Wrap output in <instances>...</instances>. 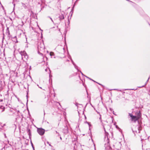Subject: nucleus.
<instances>
[{"label": "nucleus", "mask_w": 150, "mask_h": 150, "mask_svg": "<svg viewBox=\"0 0 150 150\" xmlns=\"http://www.w3.org/2000/svg\"><path fill=\"white\" fill-rule=\"evenodd\" d=\"M104 128L105 132V139H106V138H107V143L106 144H105V149L106 150H112V149L111 147L110 146V144L109 143V141L108 138V132H107L106 131L105 128L104 127Z\"/></svg>", "instance_id": "1"}, {"label": "nucleus", "mask_w": 150, "mask_h": 150, "mask_svg": "<svg viewBox=\"0 0 150 150\" xmlns=\"http://www.w3.org/2000/svg\"><path fill=\"white\" fill-rule=\"evenodd\" d=\"M43 41L42 40V42L39 43L38 44V53L39 54H42V53L40 52H43L44 51L45 46Z\"/></svg>", "instance_id": "2"}, {"label": "nucleus", "mask_w": 150, "mask_h": 150, "mask_svg": "<svg viewBox=\"0 0 150 150\" xmlns=\"http://www.w3.org/2000/svg\"><path fill=\"white\" fill-rule=\"evenodd\" d=\"M142 127L140 125H137L135 127V130H134L133 129H132L133 132L134 134V135H135V132L137 133H140V131L142 130Z\"/></svg>", "instance_id": "3"}, {"label": "nucleus", "mask_w": 150, "mask_h": 150, "mask_svg": "<svg viewBox=\"0 0 150 150\" xmlns=\"http://www.w3.org/2000/svg\"><path fill=\"white\" fill-rule=\"evenodd\" d=\"M129 116L131 117V120L132 121H134V122H135L137 120H138V123H139V121L138 119L137 116L133 115L132 114L129 113Z\"/></svg>", "instance_id": "4"}, {"label": "nucleus", "mask_w": 150, "mask_h": 150, "mask_svg": "<svg viewBox=\"0 0 150 150\" xmlns=\"http://www.w3.org/2000/svg\"><path fill=\"white\" fill-rule=\"evenodd\" d=\"M37 131L38 133L41 136L43 135L45 132V130L41 128H37Z\"/></svg>", "instance_id": "5"}, {"label": "nucleus", "mask_w": 150, "mask_h": 150, "mask_svg": "<svg viewBox=\"0 0 150 150\" xmlns=\"http://www.w3.org/2000/svg\"><path fill=\"white\" fill-rule=\"evenodd\" d=\"M63 132L65 134H67L68 132V128L67 126H65L62 130Z\"/></svg>", "instance_id": "6"}, {"label": "nucleus", "mask_w": 150, "mask_h": 150, "mask_svg": "<svg viewBox=\"0 0 150 150\" xmlns=\"http://www.w3.org/2000/svg\"><path fill=\"white\" fill-rule=\"evenodd\" d=\"M70 59L71 60V61L73 65H74L75 68L78 71H79V69H78V67L74 63V62L73 61L72 59V58H71V57H70Z\"/></svg>", "instance_id": "7"}, {"label": "nucleus", "mask_w": 150, "mask_h": 150, "mask_svg": "<svg viewBox=\"0 0 150 150\" xmlns=\"http://www.w3.org/2000/svg\"><path fill=\"white\" fill-rule=\"evenodd\" d=\"M27 132L28 133V134L29 135V138L30 139H31V132L30 130V129L28 128L27 129Z\"/></svg>", "instance_id": "8"}, {"label": "nucleus", "mask_w": 150, "mask_h": 150, "mask_svg": "<svg viewBox=\"0 0 150 150\" xmlns=\"http://www.w3.org/2000/svg\"><path fill=\"white\" fill-rule=\"evenodd\" d=\"M20 54L22 56V59H23V57L27 54L26 53L25 51H23V52H21L20 53Z\"/></svg>", "instance_id": "9"}, {"label": "nucleus", "mask_w": 150, "mask_h": 150, "mask_svg": "<svg viewBox=\"0 0 150 150\" xmlns=\"http://www.w3.org/2000/svg\"><path fill=\"white\" fill-rule=\"evenodd\" d=\"M137 117L139 119L141 117V113L140 111H139L138 112H137Z\"/></svg>", "instance_id": "10"}, {"label": "nucleus", "mask_w": 150, "mask_h": 150, "mask_svg": "<svg viewBox=\"0 0 150 150\" xmlns=\"http://www.w3.org/2000/svg\"><path fill=\"white\" fill-rule=\"evenodd\" d=\"M28 57L27 54H26L24 57L23 59L25 61H26L27 60Z\"/></svg>", "instance_id": "11"}, {"label": "nucleus", "mask_w": 150, "mask_h": 150, "mask_svg": "<svg viewBox=\"0 0 150 150\" xmlns=\"http://www.w3.org/2000/svg\"><path fill=\"white\" fill-rule=\"evenodd\" d=\"M59 18L60 20L61 21L62 20L64 19V15L62 14H61V15H60L59 17Z\"/></svg>", "instance_id": "12"}, {"label": "nucleus", "mask_w": 150, "mask_h": 150, "mask_svg": "<svg viewBox=\"0 0 150 150\" xmlns=\"http://www.w3.org/2000/svg\"><path fill=\"white\" fill-rule=\"evenodd\" d=\"M6 34L8 35V37H9V35H10V32L9 30V28L7 27L6 30Z\"/></svg>", "instance_id": "13"}, {"label": "nucleus", "mask_w": 150, "mask_h": 150, "mask_svg": "<svg viewBox=\"0 0 150 150\" xmlns=\"http://www.w3.org/2000/svg\"><path fill=\"white\" fill-rule=\"evenodd\" d=\"M10 111L11 112H12V113L13 114H16V109H11Z\"/></svg>", "instance_id": "14"}, {"label": "nucleus", "mask_w": 150, "mask_h": 150, "mask_svg": "<svg viewBox=\"0 0 150 150\" xmlns=\"http://www.w3.org/2000/svg\"><path fill=\"white\" fill-rule=\"evenodd\" d=\"M5 107L2 105H1L0 106V110H1L2 112L4 111L5 110Z\"/></svg>", "instance_id": "15"}, {"label": "nucleus", "mask_w": 150, "mask_h": 150, "mask_svg": "<svg viewBox=\"0 0 150 150\" xmlns=\"http://www.w3.org/2000/svg\"><path fill=\"white\" fill-rule=\"evenodd\" d=\"M78 0H76L74 2V4L73 5V6L72 8V10H73V9L74 8L76 3L78 2Z\"/></svg>", "instance_id": "16"}, {"label": "nucleus", "mask_w": 150, "mask_h": 150, "mask_svg": "<svg viewBox=\"0 0 150 150\" xmlns=\"http://www.w3.org/2000/svg\"><path fill=\"white\" fill-rule=\"evenodd\" d=\"M86 76V77H87V78H88V79H90V80H92V81H94V82H96V83H98V84H99V85H101V86H103L101 84H100V83H97V82H96V81H94V80H93L92 79H91V78H89V77H88L86 76Z\"/></svg>", "instance_id": "17"}, {"label": "nucleus", "mask_w": 150, "mask_h": 150, "mask_svg": "<svg viewBox=\"0 0 150 150\" xmlns=\"http://www.w3.org/2000/svg\"><path fill=\"white\" fill-rule=\"evenodd\" d=\"M60 49L61 50V51H64V47H62L60 46Z\"/></svg>", "instance_id": "18"}, {"label": "nucleus", "mask_w": 150, "mask_h": 150, "mask_svg": "<svg viewBox=\"0 0 150 150\" xmlns=\"http://www.w3.org/2000/svg\"><path fill=\"white\" fill-rule=\"evenodd\" d=\"M149 79H150V77H149V78H148V80H147V81H146L145 83V84L144 85L145 86L147 84V83H148V81H149Z\"/></svg>", "instance_id": "19"}, {"label": "nucleus", "mask_w": 150, "mask_h": 150, "mask_svg": "<svg viewBox=\"0 0 150 150\" xmlns=\"http://www.w3.org/2000/svg\"><path fill=\"white\" fill-rule=\"evenodd\" d=\"M30 142H31V146H32V147L33 149H34V146L33 145V143L31 141Z\"/></svg>", "instance_id": "20"}, {"label": "nucleus", "mask_w": 150, "mask_h": 150, "mask_svg": "<svg viewBox=\"0 0 150 150\" xmlns=\"http://www.w3.org/2000/svg\"><path fill=\"white\" fill-rule=\"evenodd\" d=\"M54 54L53 52H51L50 53V55L51 56L53 55Z\"/></svg>", "instance_id": "21"}, {"label": "nucleus", "mask_w": 150, "mask_h": 150, "mask_svg": "<svg viewBox=\"0 0 150 150\" xmlns=\"http://www.w3.org/2000/svg\"><path fill=\"white\" fill-rule=\"evenodd\" d=\"M19 112V110H16V115H18V113Z\"/></svg>", "instance_id": "22"}, {"label": "nucleus", "mask_w": 150, "mask_h": 150, "mask_svg": "<svg viewBox=\"0 0 150 150\" xmlns=\"http://www.w3.org/2000/svg\"><path fill=\"white\" fill-rule=\"evenodd\" d=\"M28 91H27V95H28ZM26 97H27V98H28V95H27V96H26ZM28 100H27V103H26V104H27V103H28Z\"/></svg>", "instance_id": "23"}, {"label": "nucleus", "mask_w": 150, "mask_h": 150, "mask_svg": "<svg viewBox=\"0 0 150 150\" xmlns=\"http://www.w3.org/2000/svg\"><path fill=\"white\" fill-rule=\"evenodd\" d=\"M100 116V117H99V119L100 120V121L102 122V120L101 119V115L100 114H99Z\"/></svg>", "instance_id": "24"}, {"label": "nucleus", "mask_w": 150, "mask_h": 150, "mask_svg": "<svg viewBox=\"0 0 150 150\" xmlns=\"http://www.w3.org/2000/svg\"><path fill=\"white\" fill-rule=\"evenodd\" d=\"M48 17L50 18L51 20V21H52V22L53 23V20H52V18L51 17H50V16H48Z\"/></svg>", "instance_id": "25"}, {"label": "nucleus", "mask_w": 150, "mask_h": 150, "mask_svg": "<svg viewBox=\"0 0 150 150\" xmlns=\"http://www.w3.org/2000/svg\"><path fill=\"white\" fill-rule=\"evenodd\" d=\"M145 87V86L144 85H143L142 86H139L138 87V88H142V87Z\"/></svg>", "instance_id": "26"}, {"label": "nucleus", "mask_w": 150, "mask_h": 150, "mask_svg": "<svg viewBox=\"0 0 150 150\" xmlns=\"http://www.w3.org/2000/svg\"><path fill=\"white\" fill-rule=\"evenodd\" d=\"M80 105V104H79L78 103H76V104H75V105H76V106H78V105Z\"/></svg>", "instance_id": "27"}, {"label": "nucleus", "mask_w": 150, "mask_h": 150, "mask_svg": "<svg viewBox=\"0 0 150 150\" xmlns=\"http://www.w3.org/2000/svg\"><path fill=\"white\" fill-rule=\"evenodd\" d=\"M79 71V72H80L81 73V74H82V75H84L83 74V73L81 72V71H79H79Z\"/></svg>", "instance_id": "28"}, {"label": "nucleus", "mask_w": 150, "mask_h": 150, "mask_svg": "<svg viewBox=\"0 0 150 150\" xmlns=\"http://www.w3.org/2000/svg\"><path fill=\"white\" fill-rule=\"evenodd\" d=\"M109 109L111 111H112L113 110L112 109L110 108Z\"/></svg>", "instance_id": "29"}, {"label": "nucleus", "mask_w": 150, "mask_h": 150, "mask_svg": "<svg viewBox=\"0 0 150 150\" xmlns=\"http://www.w3.org/2000/svg\"><path fill=\"white\" fill-rule=\"evenodd\" d=\"M86 123H87V124H88L89 126H90V125H89V122H87V121H86Z\"/></svg>", "instance_id": "30"}, {"label": "nucleus", "mask_w": 150, "mask_h": 150, "mask_svg": "<svg viewBox=\"0 0 150 150\" xmlns=\"http://www.w3.org/2000/svg\"><path fill=\"white\" fill-rule=\"evenodd\" d=\"M116 128H117H117H119V127H118V126H117V125H116Z\"/></svg>", "instance_id": "31"}, {"label": "nucleus", "mask_w": 150, "mask_h": 150, "mask_svg": "<svg viewBox=\"0 0 150 150\" xmlns=\"http://www.w3.org/2000/svg\"><path fill=\"white\" fill-rule=\"evenodd\" d=\"M148 139L149 141H150V136L148 137Z\"/></svg>", "instance_id": "32"}, {"label": "nucleus", "mask_w": 150, "mask_h": 150, "mask_svg": "<svg viewBox=\"0 0 150 150\" xmlns=\"http://www.w3.org/2000/svg\"><path fill=\"white\" fill-rule=\"evenodd\" d=\"M136 89H128V90H136Z\"/></svg>", "instance_id": "33"}, {"label": "nucleus", "mask_w": 150, "mask_h": 150, "mask_svg": "<svg viewBox=\"0 0 150 150\" xmlns=\"http://www.w3.org/2000/svg\"><path fill=\"white\" fill-rule=\"evenodd\" d=\"M28 44H27L25 46V47L28 48Z\"/></svg>", "instance_id": "34"}, {"label": "nucleus", "mask_w": 150, "mask_h": 150, "mask_svg": "<svg viewBox=\"0 0 150 150\" xmlns=\"http://www.w3.org/2000/svg\"><path fill=\"white\" fill-rule=\"evenodd\" d=\"M3 101V100L0 99V102H1Z\"/></svg>", "instance_id": "35"}, {"label": "nucleus", "mask_w": 150, "mask_h": 150, "mask_svg": "<svg viewBox=\"0 0 150 150\" xmlns=\"http://www.w3.org/2000/svg\"><path fill=\"white\" fill-rule=\"evenodd\" d=\"M40 38H43V36H42V33H41V35Z\"/></svg>", "instance_id": "36"}, {"label": "nucleus", "mask_w": 150, "mask_h": 150, "mask_svg": "<svg viewBox=\"0 0 150 150\" xmlns=\"http://www.w3.org/2000/svg\"><path fill=\"white\" fill-rule=\"evenodd\" d=\"M26 38V42L27 43H28V42H27V38Z\"/></svg>", "instance_id": "37"}, {"label": "nucleus", "mask_w": 150, "mask_h": 150, "mask_svg": "<svg viewBox=\"0 0 150 150\" xmlns=\"http://www.w3.org/2000/svg\"><path fill=\"white\" fill-rule=\"evenodd\" d=\"M64 38V41H65V44H66V38Z\"/></svg>", "instance_id": "38"}, {"label": "nucleus", "mask_w": 150, "mask_h": 150, "mask_svg": "<svg viewBox=\"0 0 150 150\" xmlns=\"http://www.w3.org/2000/svg\"><path fill=\"white\" fill-rule=\"evenodd\" d=\"M96 112H97V113H98V114H100V113H99V112H98L97 111H96Z\"/></svg>", "instance_id": "39"}, {"label": "nucleus", "mask_w": 150, "mask_h": 150, "mask_svg": "<svg viewBox=\"0 0 150 150\" xmlns=\"http://www.w3.org/2000/svg\"><path fill=\"white\" fill-rule=\"evenodd\" d=\"M60 139H61V140H62V137H60Z\"/></svg>", "instance_id": "40"}, {"label": "nucleus", "mask_w": 150, "mask_h": 150, "mask_svg": "<svg viewBox=\"0 0 150 150\" xmlns=\"http://www.w3.org/2000/svg\"><path fill=\"white\" fill-rule=\"evenodd\" d=\"M18 42V41L16 39V42Z\"/></svg>", "instance_id": "41"}, {"label": "nucleus", "mask_w": 150, "mask_h": 150, "mask_svg": "<svg viewBox=\"0 0 150 150\" xmlns=\"http://www.w3.org/2000/svg\"><path fill=\"white\" fill-rule=\"evenodd\" d=\"M85 119H86V116H85Z\"/></svg>", "instance_id": "42"}, {"label": "nucleus", "mask_w": 150, "mask_h": 150, "mask_svg": "<svg viewBox=\"0 0 150 150\" xmlns=\"http://www.w3.org/2000/svg\"><path fill=\"white\" fill-rule=\"evenodd\" d=\"M55 132H56V133H57L58 134V132H57V131H56Z\"/></svg>", "instance_id": "43"}, {"label": "nucleus", "mask_w": 150, "mask_h": 150, "mask_svg": "<svg viewBox=\"0 0 150 150\" xmlns=\"http://www.w3.org/2000/svg\"><path fill=\"white\" fill-rule=\"evenodd\" d=\"M40 30L42 31V30H41L40 28Z\"/></svg>", "instance_id": "44"}, {"label": "nucleus", "mask_w": 150, "mask_h": 150, "mask_svg": "<svg viewBox=\"0 0 150 150\" xmlns=\"http://www.w3.org/2000/svg\"><path fill=\"white\" fill-rule=\"evenodd\" d=\"M40 30L42 31V30H41L40 28Z\"/></svg>", "instance_id": "45"}, {"label": "nucleus", "mask_w": 150, "mask_h": 150, "mask_svg": "<svg viewBox=\"0 0 150 150\" xmlns=\"http://www.w3.org/2000/svg\"><path fill=\"white\" fill-rule=\"evenodd\" d=\"M40 30L42 31V30H41L40 28Z\"/></svg>", "instance_id": "46"}, {"label": "nucleus", "mask_w": 150, "mask_h": 150, "mask_svg": "<svg viewBox=\"0 0 150 150\" xmlns=\"http://www.w3.org/2000/svg\"><path fill=\"white\" fill-rule=\"evenodd\" d=\"M5 125V124H3V126H2V127H3V126H4Z\"/></svg>", "instance_id": "47"}, {"label": "nucleus", "mask_w": 150, "mask_h": 150, "mask_svg": "<svg viewBox=\"0 0 150 150\" xmlns=\"http://www.w3.org/2000/svg\"><path fill=\"white\" fill-rule=\"evenodd\" d=\"M4 136H5V137H6V135L5 134H4Z\"/></svg>", "instance_id": "48"}, {"label": "nucleus", "mask_w": 150, "mask_h": 150, "mask_svg": "<svg viewBox=\"0 0 150 150\" xmlns=\"http://www.w3.org/2000/svg\"><path fill=\"white\" fill-rule=\"evenodd\" d=\"M39 88H41V89H42V88L41 87H40L39 86Z\"/></svg>", "instance_id": "49"}, {"label": "nucleus", "mask_w": 150, "mask_h": 150, "mask_svg": "<svg viewBox=\"0 0 150 150\" xmlns=\"http://www.w3.org/2000/svg\"><path fill=\"white\" fill-rule=\"evenodd\" d=\"M113 114H114V115H115V114H114V111H113Z\"/></svg>", "instance_id": "50"}, {"label": "nucleus", "mask_w": 150, "mask_h": 150, "mask_svg": "<svg viewBox=\"0 0 150 150\" xmlns=\"http://www.w3.org/2000/svg\"><path fill=\"white\" fill-rule=\"evenodd\" d=\"M13 38H16V36H15Z\"/></svg>", "instance_id": "51"}, {"label": "nucleus", "mask_w": 150, "mask_h": 150, "mask_svg": "<svg viewBox=\"0 0 150 150\" xmlns=\"http://www.w3.org/2000/svg\"><path fill=\"white\" fill-rule=\"evenodd\" d=\"M45 112L44 111V115H45Z\"/></svg>", "instance_id": "52"}, {"label": "nucleus", "mask_w": 150, "mask_h": 150, "mask_svg": "<svg viewBox=\"0 0 150 150\" xmlns=\"http://www.w3.org/2000/svg\"><path fill=\"white\" fill-rule=\"evenodd\" d=\"M4 38H2V39H3V40H4Z\"/></svg>", "instance_id": "53"}, {"label": "nucleus", "mask_w": 150, "mask_h": 150, "mask_svg": "<svg viewBox=\"0 0 150 150\" xmlns=\"http://www.w3.org/2000/svg\"><path fill=\"white\" fill-rule=\"evenodd\" d=\"M13 38L14 39H16L17 38Z\"/></svg>", "instance_id": "54"}, {"label": "nucleus", "mask_w": 150, "mask_h": 150, "mask_svg": "<svg viewBox=\"0 0 150 150\" xmlns=\"http://www.w3.org/2000/svg\"><path fill=\"white\" fill-rule=\"evenodd\" d=\"M60 135L59 134H58V135L59 136Z\"/></svg>", "instance_id": "55"}, {"label": "nucleus", "mask_w": 150, "mask_h": 150, "mask_svg": "<svg viewBox=\"0 0 150 150\" xmlns=\"http://www.w3.org/2000/svg\"><path fill=\"white\" fill-rule=\"evenodd\" d=\"M37 86H39V85L38 84L37 85Z\"/></svg>", "instance_id": "56"}, {"label": "nucleus", "mask_w": 150, "mask_h": 150, "mask_svg": "<svg viewBox=\"0 0 150 150\" xmlns=\"http://www.w3.org/2000/svg\"><path fill=\"white\" fill-rule=\"evenodd\" d=\"M142 139H141V141H142Z\"/></svg>", "instance_id": "57"}, {"label": "nucleus", "mask_w": 150, "mask_h": 150, "mask_svg": "<svg viewBox=\"0 0 150 150\" xmlns=\"http://www.w3.org/2000/svg\"><path fill=\"white\" fill-rule=\"evenodd\" d=\"M33 150H35V149H33Z\"/></svg>", "instance_id": "58"}]
</instances>
